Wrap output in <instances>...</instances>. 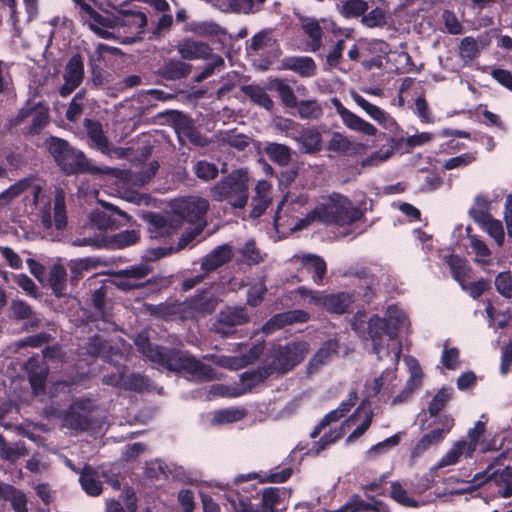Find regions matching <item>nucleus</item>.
<instances>
[{"label":"nucleus","instance_id":"obj_32","mask_svg":"<svg viewBox=\"0 0 512 512\" xmlns=\"http://www.w3.org/2000/svg\"><path fill=\"white\" fill-rule=\"evenodd\" d=\"M272 185L265 181H258L255 187V195L252 197V210L251 216L257 218L261 216L272 200L271 195Z\"/></svg>","mask_w":512,"mask_h":512},{"label":"nucleus","instance_id":"obj_2","mask_svg":"<svg viewBox=\"0 0 512 512\" xmlns=\"http://www.w3.org/2000/svg\"><path fill=\"white\" fill-rule=\"evenodd\" d=\"M409 325L406 313L394 305L387 308L384 318L373 315L366 325L365 314L359 312L351 323L359 337L370 340L372 352L378 359L392 356L395 364L402 351L399 334L407 332Z\"/></svg>","mask_w":512,"mask_h":512},{"label":"nucleus","instance_id":"obj_18","mask_svg":"<svg viewBox=\"0 0 512 512\" xmlns=\"http://www.w3.org/2000/svg\"><path fill=\"white\" fill-rule=\"evenodd\" d=\"M331 103L347 128L367 136L376 135L377 129L374 125L348 110L339 99L333 98Z\"/></svg>","mask_w":512,"mask_h":512},{"label":"nucleus","instance_id":"obj_45","mask_svg":"<svg viewBox=\"0 0 512 512\" xmlns=\"http://www.w3.org/2000/svg\"><path fill=\"white\" fill-rule=\"evenodd\" d=\"M468 239L472 252L475 255V261L483 265L490 264L491 250L487 244L476 235H469Z\"/></svg>","mask_w":512,"mask_h":512},{"label":"nucleus","instance_id":"obj_53","mask_svg":"<svg viewBox=\"0 0 512 512\" xmlns=\"http://www.w3.org/2000/svg\"><path fill=\"white\" fill-rule=\"evenodd\" d=\"M185 30L198 36H214L220 32V27L213 22H190Z\"/></svg>","mask_w":512,"mask_h":512},{"label":"nucleus","instance_id":"obj_27","mask_svg":"<svg viewBox=\"0 0 512 512\" xmlns=\"http://www.w3.org/2000/svg\"><path fill=\"white\" fill-rule=\"evenodd\" d=\"M66 174H75L83 172H97L98 169L93 167L85 155L74 148L63 158L58 164Z\"/></svg>","mask_w":512,"mask_h":512},{"label":"nucleus","instance_id":"obj_64","mask_svg":"<svg viewBox=\"0 0 512 512\" xmlns=\"http://www.w3.org/2000/svg\"><path fill=\"white\" fill-rule=\"evenodd\" d=\"M495 287L505 298H512V276L510 272H501L496 276Z\"/></svg>","mask_w":512,"mask_h":512},{"label":"nucleus","instance_id":"obj_23","mask_svg":"<svg viewBox=\"0 0 512 512\" xmlns=\"http://www.w3.org/2000/svg\"><path fill=\"white\" fill-rule=\"evenodd\" d=\"M395 368L386 369L381 376L373 379L366 384V393L368 397L381 395L382 398H388L397 385Z\"/></svg>","mask_w":512,"mask_h":512},{"label":"nucleus","instance_id":"obj_37","mask_svg":"<svg viewBox=\"0 0 512 512\" xmlns=\"http://www.w3.org/2000/svg\"><path fill=\"white\" fill-rule=\"evenodd\" d=\"M303 266L309 273H312L313 281L321 284L326 274V263L323 258L314 254H307L301 258Z\"/></svg>","mask_w":512,"mask_h":512},{"label":"nucleus","instance_id":"obj_5","mask_svg":"<svg viewBox=\"0 0 512 512\" xmlns=\"http://www.w3.org/2000/svg\"><path fill=\"white\" fill-rule=\"evenodd\" d=\"M135 345L146 358L169 371H185L200 380L219 378L212 367L200 362L186 352L152 346L148 337L142 333L135 339Z\"/></svg>","mask_w":512,"mask_h":512},{"label":"nucleus","instance_id":"obj_63","mask_svg":"<svg viewBox=\"0 0 512 512\" xmlns=\"http://www.w3.org/2000/svg\"><path fill=\"white\" fill-rule=\"evenodd\" d=\"M273 88L278 92L282 102L287 107L292 108L297 106L296 97L294 95L292 88L289 85H287L281 80H276L273 83Z\"/></svg>","mask_w":512,"mask_h":512},{"label":"nucleus","instance_id":"obj_17","mask_svg":"<svg viewBox=\"0 0 512 512\" xmlns=\"http://www.w3.org/2000/svg\"><path fill=\"white\" fill-rule=\"evenodd\" d=\"M47 121L48 111L46 108L28 104L20 110L12 124L16 126L28 122L29 126L26 128L27 132L35 134L46 125Z\"/></svg>","mask_w":512,"mask_h":512},{"label":"nucleus","instance_id":"obj_42","mask_svg":"<svg viewBox=\"0 0 512 512\" xmlns=\"http://www.w3.org/2000/svg\"><path fill=\"white\" fill-rule=\"evenodd\" d=\"M104 382L106 384H109L112 386L127 385L130 389L138 390V391L148 389V380H147V378H145L141 375H131V377L128 380H126V378L123 374H121L117 377L105 376Z\"/></svg>","mask_w":512,"mask_h":512},{"label":"nucleus","instance_id":"obj_56","mask_svg":"<svg viewBox=\"0 0 512 512\" xmlns=\"http://www.w3.org/2000/svg\"><path fill=\"white\" fill-rule=\"evenodd\" d=\"M481 47L473 37H465L460 44L459 54L465 61H471L480 53Z\"/></svg>","mask_w":512,"mask_h":512},{"label":"nucleus","instance_id":"obj_49","mask_svg":"<svg viewBox=\"0 0 512 512\" xmlns=\"http://www.w3.org/2000/svg\"><path fill=\"white\" fill-rule=\"evenodd\" d=\"M67 273L63 266L55 265L50 273V286L57 297L65 295Z\"/></svg>","mask_w":512,"mask_h":512},{"label":"nucleus","instance_id":"obj_26","mask_svg":"<svg viewBox=\"0 0 512 512\" xmlns=\"http://www.w3.org/2000/svg\"><path fill=\"white\" fill-rule=\"evenodd\" d=\"M310 319L309 314L304 310H291L273 316L264 326L263 332L270 334L285 325L292 323H305Z\"/></svg>","mask_w":512,"mask_h":512},{"label":"nucleus","instance_id":"obj_60","mask_svg":"<svg viewBox=\"0 0 512 512\" xmlns=\"http://www.w3.org/2000/svg\"><path fill=\"white\" fill-rule=\"evenodd\" d=\"M298 112L301 118L318 119L322 116L323 110L317 101L308 100L299 103Z\"/></svg>","mask_w":512,"mask_h":512},{"label":"nucleus","instance_id":"obj_16","mask_svg":"<svg viewBox=\"0 0 512 512\" xmlns=\"http://www.w3.org/2000/svg\"><path fill=\"white\" fill-rule=\"evenodd\" d=\"M92 408L90 400L75 401L63 416V426L84 431L90 426L89 413Z\"/></svg>","mask_w":512,"mask_h":512},{"label":"nucleus","instance_id":"obj_11","mask_svg":"<svg viewBox=\"0 0 512 512\" xmlns=\"http://www.w3.org/2000/svg\"><path fill=\"white\" fill-rule=\"evenodd\" d=\"M157 169L158 163L152 162L148 167L139 172L119 171L117 173V177L123 181V187L127 186V189L123 192L122 198L139 206H150L154 202L151 196L147 194H140L130 188L141 187L148 183L155 175Z\"/></svg>","mask_w":512,"mask_h":512},{"label":"nucleus","instance_id":"obj_52","mask_svg":"<svg viewBox=\"0 0 512 512\" xmlns=\"http://www.w3.org/2000/svg\"><path fill=\"white\" fill-rule=\"evenodd\" d=\"M272 374L267 364L259 367L253 371H247L241 376V382L246 389H251L254 386L263 382L267 377Z\"/></svg>","mask_w":512,"mask_h":512},{"label":"nucleus","instance_id":"obj_25","mask_svg":"<svg viewBox=\"0 0 512 512\" xmlns=\"http://www.w3.org/2000/svg\"><path fill=\"white\" fill-rule=\"evenodd\" d=\"M151 271L152 268L147 263H141L121 270L118 273L117 285L122 289L128 290L138 288L141 286L139 281L145 278Z\"/></svg>","mask_w":512,"mask_h":512},{"label":"nucleus","instance_id":"obj_35","mask_svg":"<svg viewBox=\"0 0 512 512\" xmlns=\"http://www.w3.org/2000/svg\"><path fill=\"white\" fill-rule=\"evenodd\" d=\"M233 254V249L230 245H220L203 258L202 269L207 272L213 271L230 261Z\"/></svg>","mask_w":512,"mask_h":512},{"label":"nucleus","instance_id":"obj_19","mask_svg":"<svg viewBox=\"0 0 512 512\" xmlns=\"http://www.w3.org/2000/svg\"><path fill=\"white\" fill-rule=\"evenodd\" d=\"M248 412L244 407H227L203 414L202 423L206 426H222L243 420Z\"/></svg>","mask_w":512,"mask_h":512},{"label":"nucleus","instance_id":"obj_47","mask_svg":"<svg viewBox=\"0 0 512 512\" xmlns=\"http://www.w3.org/2000/svg\"><path fill=\"white\" fill-rule=\"evenodd\" d=\"M217 302L218 298L212 291H204L192 300V307L199 313L207 314L214 310Z\"/></svg>","mask_w":512,"mask_h":512},{"label":"nucleus","instance_id":"obj_28","mask_svg":"<svg viewBox=\"0 0 512 512\" xmlns=\"http://www.w3.org/2000/svg\"><path fill=\"white\" fill-rule=\"evenodd\" d=\"M475 450L467 440L456 441L452 447L435 464L434 469L456 465L462 458H471Z\"/></svg>","mask_w":512,"mask_h":512},{"label":"nucleus","instance_id":"obj_55","mask_svg":"<svg viewBox=\"0 0 512 512\" xmlns=\"http://www.w3.org/2000/svg\"><path fill=\"white\" fill-rule=\"evenodd\" d=\"M24 454L25 448L22 445L18 443L9 444L0 436V455L2 458L13 462Z\"/></svg>","mask_w":512,"mask_h":512},{"label":"nucleus","instance_id":"obj_48","mask_svg":"<svg viewBox=\"0 0 512 512\" xmlns=\"http://www.w3.org/2000/svg\"><path fill=\"white\" fill-rule=\"evenodd\" d=\"M46 145L57 164L63 161V158H66V155L72 149L67 141L52 136L46 140Z\"/></svg>","mask_w":512,"mask_h":512},{"label":"nucleus","instance_id":"obj_40","mask_svg":"<svg viewBox=\"0 0 512 512\" xmlns=\"http://www.w3.org/2000/svg\"><path fill=\"white\" fill-rule=\"evenodd\" d=\"M85 130L91 142L103 153L109 151V145L103 134L102 125L97 121L86 119L84 122Z\"/></svg>","mask_w":512,"mask_h":512},{"label":"nucleus","instance_id":"obj_38","mask_svg":"<svg viewBox=\"0 0 512 512\" xmlns=\"http://www.w3.org/2000/svg\"><path fill=\"white\" fill-rule=\"evenodd\" d=\"M79 481L83 490L90 496H98L102 492V485L98 480L97 472L88 465H85L81 471Z\"/></svg>","mask_w":512,"mask_h":512},{"label":"nucleus","instance_id":"obj_43","mask_svg":"<svg viewBox=\"0 0 512 512\" xmlns=\"http://www.w3.org/2000/svg\"><path fill=\"white\" fill-rule=\"evenodd\" d=\"M269 159L280 166H286L291 160V150L288 146L279 143H268L264 147Z\"/></svg>","mask_w":512,"mask_h":512},{"label":"nucleus","instance_id":"obj_51","mask_svg":"<svg viewBox=\"0 0 512 512\" xmlns=\"http://www.w3.org/2000/svg\"><path fill=\"white\" fill-rule=\"evenodd\" d=\"M478 225L483 231H485L491 238L494 239L498 246H501L504 243L505 232L500 220L491 217Z\"/></svg>","mask_w":512,"mask_h":512},{"label":"nucleus","instance_id":"obj_8","mask_svg":"<svg viewBox=\"0 0 512 512\" xmlns=\"http://www.w3.org/2000/svg\"><path fill=\"white\" fill-rule=\"evenodd\" d=\"M210 195L216 201H226L233 208H243L248 201L247 172L238 169L232 171L210 188Z\"/></svg>","mask_w":512,"mask_h":512},{"label":"nucleus","instance_id":"obj_57","mask_svg":"<svg viewBox=\"0 0 512 512\" xmlns=\"http://www.w3.org/2000/svg\"><path fill=\"white\" fill-rule=\"evenodd\" d=\"M453 390L451 388L443 387L434 396L429 404L428 410L430 415L434 416L439 413L447 402L451 399Z\"/></svg>","mask_w":512,"mask_h":512},{"label":"nucleus","instance_id":"obj_20","mask_svg":"<svg viewBox=\"0 0 512 512\" xmlns=\"http://www.w3.org/2000/svg\"><path fill=\"white\" fill-rule=\"evenodd\" d=\"M263 350L264 345L262 343H257L253 345L245 354L240 356H216L214 357V362L223 368L238 370L254 363L263 353Z\"/></svg>","mask_w":512,"mask_h":512},{"label":"nucleus","instance_id":"obj_10","mask_svg":"<svg viewBox=\"0 0 512 512\" xmlns=\"http://www.w3.org/2000/svg\"><path fill=\"white\" fill-rule=\"evenodd\" d=\"M309 352V344L305 341L292 342L286 346H274L266 359L272 374H284L300 363Z\"/></svg>","mask_w":512,"mask_h":512},{"label":"nucleus","instance_id":"obj_44","mask_svg":"<svg viewBox=\"0 0 512 512\" xmlns=\"http://www.w3.org/2000/svg\"><path fill=\"white\" fill-rule=\"evenodd\" d=\"M338 343L335 340L326 341L322 347L316 352L309 362V370H317L321 365L325 364L336 352Z\"/></svg>","mask_w":512,"mask_h":512},{"label":"nucleus","instance_id":"obj_31","mask_svg":"<svg viewBox=\"0 0 512 512\" xmlns=\"http://www.w3.org/2000/svg\"><path fill=\"white\" fill-rule=\"evenodd\" d=\"M288 136L298 142L305 153H316L321 150L322 137L314 127L303 128L298 134H288Z\"/></svg>","mask_w":512,"mask_h":512},{"label":"nucleus","instance_id":"obj_46","mask_svg":"<svg viewBox=\"0 0 512 512\" xmlns=\"http://www.w3.org/2000/svg\"><path fill=\"white\" fill-rule=\"evenodd\" d=\"M307 202L305 196L300 195L296 200L289 201L286 196L278 205V209L274 218V224L276 227L280 225V221L283 216H288L292 211H296L299 207L303 206Z\"/></svg>","mask_w":512,"mask_h":512},{"label":"nucleus","instance_id":"obj_9","mask_svg":"<svg viewBox=\"0 0 512 512\" xmlns=\"http://www.w3.org/2000/svg\"><path fill=\"white\" fill-rule=\"evenodd\" d=\"M373 412L365 407H359L353 415H351L339 428L325 433L318 442H316L308 453L318 455L321 451L326 449L327 446L335 443L345 433L346 428H351L357 424V427L348 436L347 442H352L354 439L362 436L370 427L372 422Z\"/></svg>","mask_w":512,"mask_h":512},{"label":"nucleus","instance_id":"obj_39","mask_svg":"<svg viewBox=\"0 0 512 512\" xmlns=\"http://www.w3.org/2000/svg\"><path fill=\"white\" fill-rule=\"evenodd\" d=\"M284 67L304 77L313 76L316 70L314 61L309 57H289L285 59Z\"/></svg>","mask_w":512,"mask_h":512},{"label":"nucleus","instance_id":"obj_21","mask_svg":"<svg viewBox=\"0 0 512 512\" xmlns=\"http://www.w3.org/2000/svg\"><path fill=\"white\" fill-rule=\"evenodd\" d=\"M454 421L451 418H447L444 422L443 428L433 429L429 433L423 435L421 439L415 444L411 451V458L414 460L423 455L432 446L441 443L445 436L449 433L453 427Z\"/></svg>","mask_w":512,"mask_h":512},{"label":"nucleus","instance_id":"obj_1","mask_svg":"<svg viewBox=\"0 0 512 512\" xmlns=\"http://www.w3.org/2000/svg\"><path fill=\"white\" fill-rule=\"evenodd\" d=\"M26 191L32 195L31 214L40 220L47 237L52 241L59 240L60 233L67 226L64 192L57 190L52 201L43 182L27 177L0 193V207L10 204Z\"/></svg>","mask_w":512,"mask_h":512},{"label":"nucleus","instance_id":"obj_34","mask_svg":"<svg viewBox=\"0 0 512 512\" xmlns=\"http://www.w3.org/2000/svg\"><path fill=\"white\" fill-rule=\"evenodd\" d=\"M386 512L387 508L382 502H366L359 495H352L340 508L326 512Z\"/></svg>","mask_w":512,"mask_h":512},{"label":"nucleus","instance_id":"obj_15","mask_svg":"<svg viewBox=\"0 0 512 512\" xmlns=\"http://www.w3.org/2000/svg\"><path fill=\"white\" fill-rule=\"evenodd\" d=\"M144 220L149 225V233L152 238H162L175 233L181 221L176 219L174 214H155L146 212L143 214Z\"/></svg>","mask_w":512,"mask_h":512},{"label":"nucleus","instance_id":"obj_33","mask_svg":"<svg viewBox=\"0 0 512 512\" xmlns=\"http://www.w3.org/2000/svg\"><path fill=\"white\" fill-rule=\"evenodd\" d=\"M353 101L362 108L367 115L372 118L374 121L378 122L380 125L384 127H389L390 125H395V121L390 117L388 113L382 110L380 107L368 102L365 98L359 95L357 92L352 91L350 93Z\"/></svg>","mask_w":512,"mask_h":512},{"label":"nucleus","instance_id":"obj_24","mask_svg":"<svg viewBox=\"0 0 512 512\" xmlns=\"http://www.w3.org/2000/svg\"><path fill=\"white\" fill-rule=\"evenodd\" d=\"M404 361L408 368L410 377L406 383L404 391L393 398L392 404L394 405L405 401L416 389L422 385L423 373L418 361L411 356L405 357Z\"/></svg>","mask_w":512,"mask_h":512},{"label":"nucleus","instance_id":"obj_62","mask_svg":"<svg viewBox=\"0 0 512 512\" xmlns=\"http://www.w3.org/2000/svg\"><path fill=\"white\" fill-rule=\"evenodd\" d=\"M196 176L204 181H209L218 175V168L215 164L201 160L194 165Z\"/></svg>","mask_w":512,"mask_h":512},{"label":"nucleus","instance_id":"obj_6","mask_svg":"<svg viewBox=\"0 0 512 512\" xmlns=\"http://www.w3.org/2000/svg\"><path fill=\"white\" fill-rule=\"evenodd\" d=\"M209 208V203L206 199L198 196H188L175 199L171 203V209L176 219L185 220L193 224L194 231L180 239L179 245L176 249L169 248H155L147 252L149 260H156L162 258L174 251L185 248L190 241H192L206 226L205 215Z\"/></svg>","mask_w":512,"mask_h":512},{"label":"nucleus","instance_id":"obj_50","mask_svg":"<svg viewBox=\"0 0 512 512\" xmlns=\"http://www.w3.org/2000/svg\"><path fill=\"white\" fill-rule=\"evenodd\" d=\"M243 92L255 104L265 108L266 110H271L272 109L273 101L270 99V97L264 91L263 88H261V87H259L257 85H248V86L243 87Z\"/></svg>","mask_w":512,"mask_h":512},{"label":"nucleus","instance_id":"obj_54","mask_svg":"<svg viewBox=\"0 0 512 512\" xmlns=\"http://www.w3.org/2000/svg\"><path fill=\"white\" fill-rule=\"evenodd\" d=\"M190 72V65L180 60H170L164 68L165 75L170 79L186 77Z\"/></svg>","mask_w":512,"mask_h":512},{"label":"nucleus","instance_id":"obj_29","mask_svg":"<svg viewBox=\"0 0 512 512\" xmlns=\"http://www.w3.org/2000/svg\"><path fill=\"white\" fill-rule=\"evenodd\" d=\"M177 51L185 60H208L213 54L208 44L192 39H184L179 42Z\"/></svg>","mask_w":512,"mask_h":512},{"label":"nucleus","instance_id":"obj_7","mask_svg":"<svg viewBox=\"0 0 512 512\" xmlns=\"http://www.w3.org/2000/svg\"><path fill=\"white\" fill-rule=\"evenodd\" d=\"M291 493L285 488L269 487L263 491L262 505L255 508L238 490H228L226 500L235 512H280L286 508Z\"/></svg>","mask_w":512,"mask_h":512},{"label":"nucleus","instance_id":"obj_12","mask_svg":"<svg viewBox=\"0 0 512 512\" xmlns=\"http://www.w3.org/2000/svg\"><path fill=\"white\" fill-rule=\"evenodd\" d=\"M308 304L322 308L330 313L344 314L353 302V295L348 292L324 293L300 287L296 291Z\"/></svg>","mask_w":512,"mask_h":512},{"label":"nucleus","instance_id":"obj_13","mask_svg":"<svg viewBox=\"0 0 512 512\" xmlns=\"http://www.w3.org/2000/svg\"><path fill=\"white\" fill-rule=\"evenodd\" d=\"M472 482L475 485L487 484L488 489L499 497L509 498L512 496V467L507 466L495 471L488 467L485 471L477 473Z\"/></svg>","mask_w":512,"mask_h":512},{"label":"nucleus","instance_id":"obj_59","mask_svg":"<svg viewBox=\"0 0 512 512\" xmlns=\"http://www.w3.org/2000/svg\"><path fill=\"white\" fill-rule=\"evenodd\" d=\"M231 8L240 13H255L261 9L266 0H228Z\"/></svg>","mask_w":512,"mask_h":512},{"label":"nucleus","instance_id":"obj_3","mask_svg":"<svg viewBox=\"0 0 512 512\" xmlns=\"http://www.w3.org/2000/svg\"><path fill=\"white\" fill-rule=\"evenodd\" d=\"M89 28L104 39H117L121 43L135 42L147 23L141 11L124 10L117 14H101L84 1L78 2Z\"/></svg>","mask_w":512,"mask_h":512},{"label":"nucleus","instance_id":"obj_30","mask_svg":"<svg viewBox=\"0 0 512 512\" xmlns=\"http://www.w3.org/2000/svg\"><path fill=\"white\" fill-rule=\"evenodd\" d=\"M29 375V381L36 395L44 389L48 367L40 357H31L25 364Z\"/></svg>","mask_w":512,"mask_h":512},{"label":"nucleus","instance_id":"obj_61","mask_svg":"<svg viewBox=\"0 0 512 512\" xmlns=\"http://www.w3.org/2000/svg\"><path fill=\"white\" fill-rule=\"evenodd\" d=\"M391 497L399 504L407 507H417L418 502L410 497L407 491L398 482H394L391 485Z\"/></svg>","mask_w":512,"mask_h":512},{"label":"nucleus","instance_id":"obj_41","mask_svg":"<svg viewBox=\"0 0 512 512\" xmlns=\"http://www.w3.org/2000/svg\"><path fill=\"white\" fill-rule=\"evenodd\" d=\"M491 202L483 195H478L474 199V203L469 209V215L475 223L480 224L493 217L490 213Z\"/></svg>","mask_w":512,"mask_h":512},{"label":"nucleus","instance_id":"obj_14","mask_svg":"<svg viewBox=\"0 0 512 512\" xmlns=\"http://www.w3.org/2000/svg\"><path fill=\"white\" fill-rule=\"evenodd\" d=\"M248 320L249 316L244 307H226L219 313L213 330L222 336H228L234 332L236 326L243 325Z\"/></svg>","mask_w":512,"mask_h":512},{"label":"nucleus","instance_id":"obj_4","mask_svg":"<svg viewBox=\"0 0 512 512\" xmlns=\"http://www.w3.org/2000/svg\"><path fill=\"white\" fill-rule=\"evenodd\" d=\"M366 210L365 199L353 203L347 196L332 193L304 218H297L293 223V230H302L315 221L337 226H348L359 221Z\"/></svg>","mask_w":512,"mask_h":512},{"label":"nucleus","instance_id":"obj_36","mask_svg":"<svg viewBox=\"0 0 512 512\" xmlns=\"http://www.w3.org/2000/svg\"><path fill=\"white\" fill-rule=\"evenodd\" d=\"M301 26L308 37L307 45L311 51H316L321 46L322 27L319 22L313 18H302Z\"/></svg>","mask_w":512,"mask_h":512},{"label":"nucleus","instance_id":"obj_22","mask_svg":"<svg viewBox=\"0 0 512 512\" xmlns=\"http://www.w3.org/2000/svg\"><path fill=\"white\" fill-rule=\"evenodd\" d=\"M83 76L84 69L81 57L74 55L70 58L65 68V83L60 89L61 96L66 97L71 94L81 84Z\"/></svg>","mask_w":512,"mask_h":512},{"label":"nucleus","instance_id":"obj_58","mask_svg":"<svg viewBox=\"0 0 512 512\" xmlns=\"http://www.w3.org/2000/svg\"><path fill=\"white\" fill-rule=\"evenodd\" d=\"M273 44L274 40L271 36V32L264 30L252 37L248 50L254 53H258L266 48L273 46Z\"/></svg>","mask_w":512,"mask_h":512}]
</instances>
